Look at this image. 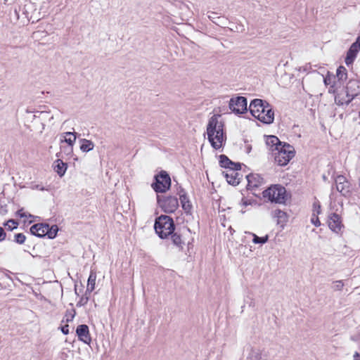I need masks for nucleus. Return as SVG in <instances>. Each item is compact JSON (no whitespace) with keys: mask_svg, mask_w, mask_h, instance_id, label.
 Listing matches in <instances>:
<instances>
[{"mask_svg":"<svg viewBox=\"0 0 360 360\" xmlns=\"http://www.w3.org/2000/svg\"><path fill=\"white\" fill-rule=\"evenodd\" d=\"M80 142V150L84 153H87L92 150L94 148V143L91 140L86 139H82L79 140Z\"/></svg>","mask_w":360,"mask_h":360,"instance_id":"obj_24","label":"nucleus"},{"mask_svg":"<svg viewBox=\"0 0 360 360\" xmlns=\"http://www.w3.org/2000/svg\"><path fill=\"white\" fill-rule=\"evenodd\" d=\"M172 243L176 246L179 250H182L185 245V240L182 238V236L178 232L172 233Z\"/></svg>","mask_w":360,"mask_h":360,"instance_id":"obj_23","label":"nucleus"},{"mask_svg":"<svg viewBox=\"0 0 360 360\" xmlns=\"http://www.w3.org/2000/svg\"><path fill=\"white\" fill-rule=\"evenodd\" d=\"M314 212H316L319 214L321 212V206L319 205L317 207L314 205Z\"/></svg>","mask_w":360,"mask_h":360,"instance_id":"obj_40","label":"nucleus"},{"mask_svg":"<svg viewBox=\"0 0 360 360\" xmlns=\"http://www.w3.org/2000/svg\"><path fill=\"white\" fill-rule=\"evenodd\" d=\"M240 170V169L233 168L223 172L224 177L229 184L233 186L239 184L242 177V175L239 172Z\"/></svg>","mask_w":360,"mask_h":360,"instance_id":"obj_12","label":"nucleus"},{"mask_svg":"<svg viewBox=\"0 0 360 360\" xmlns=\"http://www.w3.org/2000/svg\"><path fill=\"white\" fill-rule=\"evenodd\" d=\"M333 284L334 285L333 286V288L334 290H341L345 285L342 280L335 281L333 282Z\"/></svg>","mask_w":360,"mask_h":360,"instance_id":"obj_34","label":"nucleus"},{"mask_svg":"<svg viewBox=\"0 0 360 360\" xmlns=\"http://www.w3.org/2000/svg\"><path fill=\"white\" fill-rule=\"evenodd\" d=\"M328 223L330 229L337 233H340L344 227L341 217L336 213H332L329 215Z\"/></svg>","mask_w":360,"mask_h":360,"instance_id":"obj_11","label":"nucleus"},{"mask_svg":"<svg viewBox=\"0 0 360 360\" xmlns=\"http://www.w3.org/2000/svg\"><path fill=\"white\" fill-rule=\"evenodd\" d=\"M73 317H74V314L71 316V318H70V319H69V318H68V319H67V320H66V321H67V322L72 321V319H73Z\"/></svg>","mask_w":360,"mask_h":360,"instance_id":"obj_42","label":"nucleus"},{"mask_svg":"<svg viewBox=\"0 0 360 360\" xmlns=\"http://www.w3.org/2000/svg\"><path fill=\"white\" fill-rule=\"evenodd\" d=\"M266 143L267 146H271V148L274 147V148L271 149L273 153L276 152L283 145L276 136H269L266 139Z\"/></svg>","mask_w":360,"mask_h":360,"instance_id":"obj_21","label":"nucleus"},{"mask_svg":"<svg viewBox=\"0 0 360 360\" xmlns=\"http://www.w3.org/2000/svg\"><path fill=\"white\" fill-rule=\"evenodd\" d=\"M47 229L48 233H46V236H48L49 238H54L56 236L58 231V226L56 225H53L51 227H50L49 225L48 224Z\"/></svg>","mask_w":360,"mask_h":360,"instance_id":"obj_30","label":"nucleus"},{"mask_svg":"<svg viewBox=\"0 0 360 360\" xmlns=\"http://www.w3.org/2000/svg\"><path fill=\"white\" fill-rule=\"evenodd\" d=\"M274 215L278 219V222H284L286 221L287 219V214L285 212L281 210H276L274 211Z\"/></svg>","mask_w":360,"mask_h":360,"instance_id":"obj_29","label":"nucleus"},{"mask_svg":"<svg viewBox=\"0 0 360 360\" xmlns=\"http://www.w3.org/2000/svg\"><path fill=\"white\" fill-rule=\"evenodd\" d=\"M336 77L338 78V82H343L347 79V69L344 66H340L337 69Z\"/></svg>","mask_w":360,"mask_h":360,"instance_id":"obj_26","label":"nucleus"},{"mask_svg":"<svg viewBox=\"0 0 360 360\" xmlns=\"http://www.w3.org/2000/svg\"><path fill=\"white\" fill-rule=\"evenodd\" d=\"M360 50V36L357 37L356 41L352 44L349 51H347V56L345 58V63L349 65L352 64L359 51Z\"/></svg>","mask_w":360,"mask_h":360,"instance_id":"obj_13","label":"nucleus"},{"mask_svg":"<svg viewBox=\"0 0 360 360\" xmlns=\"http://www.w3.org/2000/svg\"><path fill=\"white\" fill-rule=\"evenodd\" d=\"M252 236H253L252 241L254 243H260L264 244L268 240V236H266L264 237H259L255 233H252Z\"/></svg>","mask_w":360,"mask_h":360,"instance_id":"obj_31","label":"nucleus"},{"mask_svg":"<svg viewBox=\"0 0 360 360\" xmlns=\"http://www.w3.org/2000/svg\"><path fill=\"white\" fill-rule=\"evenodd\" d=\"M358 292H359V294H360V290H358Z\"/></svg>","mask_w":360,"mask_h":360,"instance_id":"obj_47","label":"nucleus"},{"mask_svg":"<svg viewBox=\"0 0 360 360\" xmlns=\"http://www.w3.org/2000/svg\"><path fill=\"white\" fill-rule=\"evenodd\" d=\"M248 358L249 360H265L262 359L261 352L256 349H251Z\"/></svg>","mask_w":360,"mask_h":360,"instance_id":"obj_27","label":"nucleus"},{"mask_svg":"<svg viewBox=\"0 0 360 360\" xmlns=\"http://www.w3.org/2000/svg\"><path fill=\"white\" fill-rule=\"evenodd\" d=\"M335 77L333 75H327L326 77H324V83L326 85H330L329 88V93H333L336 95L337 92H339L338 87H337V83L335 82Z\"/></svg>","mask_w":360,"mask_h":360,"instance_id":"obj_22","label":"nucleus"},{"mask_svg":"<svg viewBox=\"0 0 360 360\" xmlns=\"http://www.w3.org/2000/svg\"><path fill=\"white\" fill-rule=\"evenodd\" d=\"M360 94V81L350 79L345 89L335 95V101L339 105H348Z\"/></svg>","mask_w":360,"mask_h":360,"instance_id":"obj_3","label":"nucleus"},{"mask_svg":"<svg viewBox=\"0 0 360 360\" xmlns=\"http://www.w3.org/2000/svg\"><path fill=\"white\" fill-rule=\"evenodd\" d=\"M354 360H360V354L359 352H356L354 354Z\"/></svg>","mask_w":360,"mask_h":360,"instance_id":"obj_41","label":"nucleus"},{"mask_svg":"<svg viewBox=\"0 0 360 360\" xmlns=\"http://www.w3.org/2000/svg\"><path fill=\"white\" fill-rule=\"evenodd\" d=\"M76 334L80 341L86 344H89L91 342V338L89 333V326L87 325H79L76 329Z\"/></svg>","mask_w":360,"mask_h":360,"instance_id":"obj_14","label":"nucleus"},{"mask_svg":"<svg viewBox=\"0 0 360 360\" xmlns=\"http://www.w3.org/2000/svg\"><path fill=\"white\" fill-rule=\"evenodd\" d=\"M241 205L243 206V207H246L249 205L251 204V202L250 200H248V199H245V198H242L241 200V202H240Z\"/></svg>","mask_w":360,"mask_h":360,"instance_id":"obj_36","label":"nucleus"},{"mask_svg":"<svg viewBox=\"0 0 360 360\" xmlns=\"http://www.w3.org/2000/svg\"><path fill=\"white\" fill-rule=\"evenodd\" d=\"M249 110L252 115L264 124H271L274 120V112L265 101L255 98L250 102Z\"/></svg>","mask_w":360,"mask_h":360,"instance_id":"obj_2","label":"nucleus"},{"mask_svg":"<svg viewBox=\"0 0 360 360\" xmlns=\"http://www.w3.org/2000/svg\"><path fill=\"white\" fill-rule=\"evenodd\" d=\"M263 197L272 202L284 203L286 199V190L285 187L275 184L263 191Z\"/></svg>","mask_w":360,"mask_h":360,"instance_id":"obj_5","label":"nucleus"},{"mask_svg":"<svg viewBox=\"0 0 360 360\" xmlns=\"http://www.w3.org/2000/svg\"><path fill=\"white\" fill-rule=\"evenodd\" d=\"M219 164L220 166L228 169L236 168L241 169L240 163H235L228 158L225 155H221L219 156Z\"/></svg>","mask_w":360,"mask_h":360,"instance_id":"obj_19","label":"nucleus"},{"mask_svg":"<svg viewBox=\"0 0 360 360\" xmlns=\"http://www.w3.org/2000/svg\"><path fill=\"white\" fill-rule=\"evenodd\" d=\"M248 180V188L253 189L259 187L263 182V178L257 174H251L246 176Z\"/></svg>","mask_w":360,"mask_h":360,"instance_id":"obj_17","label":"nucleus"},{"mask_svg":"<svg viewBox=\"0 0 360 360\" xmlns=\"http://www.w3.org/2000/svg\"><path fill=\"white\" fill-rule=\"evenodd\" d=\"M64 139L61 140V143L65 142L68 144L69 153H72L73 146L75 143L77 134L76 132H65L63 134Z\"/></svg>","mask_w":360,"mask_h":360,"instance_id":"obj_18","label":"nucleus"},{"mask_svg":"<svg viewBox=\"0 0 360 360\" xmlns=\"http://www.w3.org/2000/svg\"><path fill=\"white\" fill-rule=\"evenodd\" d=\"M176 193L179 195V199L183 210L185 211L186 213H190L192 209V205L186 192L181 187H179V188H177Z\"/></svg>","mask_w":360,"mask_h":360,"instance_id":"obj_15","label":"nucleus"},{"mask_svg":"<svg viewBox=\"0 0 360 360\" xmlns=\"http://www.w3.org/2000/svg\"><path fill=\"white\" fill-rule=\"evenodd\" d=\"M90 296H91V293H88L87 289H86L84 294L82 295V297H80L79 302L77 304V306L81 307V306H84L85 304H86L88 301L89 300Z\"/></svg>","mask_w":360,"mask_h":360,"instance_id":"obj_28","label":"nucleus"},{"mask_svg":"<svg viewBox=\"0 0 360 360\" xmlns=\"http://www.w3.org/2000/svg\"><path fill=\"white\" fill-rule=\"evenodd\" d=\"M17 214H18L20 217H21V218H22V217H26V215H25V212H23L22 210H19L17 212Z\"/></svg>","mask_w":360,"mask_h":360,"instance_id":"obj_39","label":"nucleus"},{"mask_svg":"<svg viewBox=\"0 0 360 360\" xmlns=\"http://www.w3.org/2000/svg\"><path fill=\"white\" fill-rule=\"evenodd\" d=\"M96 275L95 271H91V274L88 278V283H87V292L91 293V292L95 288V281H96Z\"/></svg>","mask_w":360,"mask_h":360,"instance_id":"obj_25","label":"nucleus"},{"mask_svg":"<svg viewBox=\"0 0 360 360\" xmlns=\"http://www.w3.org/2000/svg\"><path fill=\"white\" fill-rule=\"evenodd\" d=\"M54 170L58 174L59 176L62 177L66 172L68 165L60 159H57L53 162Z\"/></svg>","mask_w":360,"mask_h":360,"instance_id":"obj_20","label":"nucleus"},{"mask_svg":"<svg viewBox=\"0 0 360 360\" xmlns=\"http://www.w3.org/2000/svg\"><path fill=\"white\" fill-rule=\"evenodd\" d=\"M359 186L360 187V177H359Z\"/></svg>","mask_w":360,"mask_h":360,"instance_id":"obj_45","label":"nucleus"},{"mask_svg":"<svg viewBox=\"0 0 360 360\" xmlns=\"http://www.w3.org/2000/svg\"><path fill=\"white\" fill-rule=\"evenodd\" d=\"M46 114H47V112H40V115H45Z\"/></svg>","mask_w":360,"mask_h":360,"instance_id":"obj_43","label":"nucleus"},{"mask_svg":"<svg viewBox=\"0 0 360 360\" xmlns=\"http://www.w3.org/2000/svg\"><path fill=\"white\" fill-rule=\"evenodd\" d=\"M294 148L288 143H283V146L274 153L275 162L280 166H285L295 156Z\"/></svg>","mask_w":360,"mask_h":360,"instance_id":"obj_6","label":"nucleus"},{"mask_svg":"<svg viewBox=\"0 0 360 360\" xmlns=\"http://www.w3.org/2000/svg\"><path fill=\"white\" fill-rule=\"evenodd\" d=\"M155 182L152 184V187L157 193H165L171 186V179L169 175L165 171H161L155 176Z\"/></svg>","mask_w":360,"mask_h":360,"instance_id":"obj_7","label":"nucleus"},{"mask_svg":"<svg viewBox=\"0 0 360 360\" xmlns=\"http://www.w3.org/2000/svg\"><path fill=\"white\" fill-rule=\"evenodd\" d=\"M336 189L345 198H349L352 194V188L350 182L343 175H338L335 179Z\"/></svg>","mask_w":360,"mask_h":360,"instance_id":"obj_9","label":"nucleus"},{"mask_svg":"<svg viewBox=\"0 0 360 360\" xmlns=\"http://www.w3.org/2000/svg\"><path fill=\"white\" fill-rule=\"evenodd\" d=\"M66 151H67V153L68 154H70L71 153H69V150H68V146L66 148Z\"/></svg>","mask_w":360,"mask_h":360,"instance_id":"obj_44","label":"nucleus"},{"mask_svg":"<svg viewBox=\"0 0 360 360\" xmlns=\"http://www.w3.org/2000/svg\"><path fill=\"white\" fill-rule=\"evenodd\" d=\"M47 224H36L30 227V233L37 237H44L48 233Z\"/></svg>","mask_w":360,"mask_h":360,"instance_id":"obj_16","label":"nucleus"},{"mask_svg":"<svg viewBox=\"0 0 360 360\" xmlns=\"http://www.w3.org/2000/svg\"><path fill=\"white\" fill-rule=\"evenodd\" d=\"M221 115L219 114L212 116L207 126V139L212 148L216 150L221 148L226 141V135L224 133V122L219 120Z\"/></svg>","mask_w":360,"mask_h":360,"instance_id":"obj_1","label":"nucleus"},{"mask_svg":"<svg viewBox=\"0 0 360 360\" xmlns=\"http://www.w3.org/2000/svg\"><path fill=\"white\" fill-rule=\"evenodd\" d=\"M18 225V223L15 221L14 219H9L4 224V226H6L7 229L10 231L16 229Z\"/></svg>","mask_w":360,"mask_h":360,"instance_id":"obj_32","label":"nucleus"},{"mask_svg":"<svg viewBox=\"0 0 360 360\" xmlns=\"http://www.w3.org/2000/svg\"><path fill=\"white\" fill-rule=\"evenodd\" d=\"M6 233L2 227H0V242L5 240Z\"/></svg>","mask_w":360,"mask_h":360,"instance_id":"obj_35","label":"nucleus"},{"mask_svg":"<svg viewBox=\"0 0 360 360\" xmlns=\"http://www.w3.org/2000/svg\"><path fill=\"white\" fill-rule=\"evenodd\" d=\"M311 221V223L314 224L316 226H319L321 225V222L318 217H316V218L312 217Z\"/></svg>","mask_w":360,"mask_h":360,"instance_id":"obj_37","label":"nucleus"},{"mask_svg":"<svg viewBox=\"0 0 360 360\" xmlns=\"http://www.w3.org/2000/svg\"><path fill=\"white\" fill-rule=\"evenodd\" d=\"M358 292H359V294H360V290H358Z\"/></svg>","mask_w":360,"mask_h":360,"instance_id":"obj_48","label":"nucleus"},{"mask_svg":"<svg viewBox=\"0 0 360 360\" xmlns=\"http://www.w3.org/2000/svg\"><path fill=\"white\" fill-rule=\"evenodd\" d=\"M229 108L236 114H243L248 110L247 99L243 96H237L231 98Z\"/></svg>","mask_w":360,"mask_h":360,"instance_id":"obj_10","label":"nucleus"},{"mask_svg":"<svg viewBox=\"0 0 360 360\" xmlns=\"http://www.w3.org/2000/svg\"><path fill=\"white\" fill-rule=\"evenodd\" d=\"M26 237L23 233H17L15 235V242L18 244H23L25 241Z\"/></svg>","mask_w":360,"mask_h":360,"instance_id":"obj_33","label":"nucleus"},{"mask_svg":"<svg viewBox=\"0 0 360 360\" xmlns=\"http://www.w3.org/2000/svg\"><path fill=\"white\" fill-rule=\"evenodd\" d=\"M8 0H4V2L6 4Z\"/></svg>","mask_w":360,"mask_h":360,"instance_id":"obj_46","label":"nucleus"},{"mask_svg":"<svg viewBox=\"0 0 360 360\" xmlns=\"http://www.w3.org/2000/svg\"><path fill=\"white\" fill-rule=\"evenodd\" d=\"M61 331L64 335H68L69 333V326L65 325L61 327Z\"/></svg>","mask_w":360,"mask_h":360,"instance_id":"obj_38","label":"nucleus"},{"mask_svg":"<svg viewBox=\"0 0 360 360\" xmlns=\"http://www.w3.org/2000/svg\"><path fill=\"white\" fill-rule=\"evenodd\" d=\"M154 228L160 238H166L174 232L175 226L172 217L160 215L155 219Z\"/></svg>","mask_w":360,"mask_h":360,"instance_id":"obj_4","label":"nucleus"},{"mask_svg":"<svg viewBox=\"0 0 360 360\" xmlns=\"http://www.w3.org/2000/svg\"><path fill=\"white\" fill-rule=\"evenodd\" d=\"M158 203L165 212L172 213L179 207L177 198L172 195L166 197L157 196Z\"/></svg>","mask_w":360,"mask_h":360,"instance_id":"obj_8","label":"nucleus"}]
</instances>
